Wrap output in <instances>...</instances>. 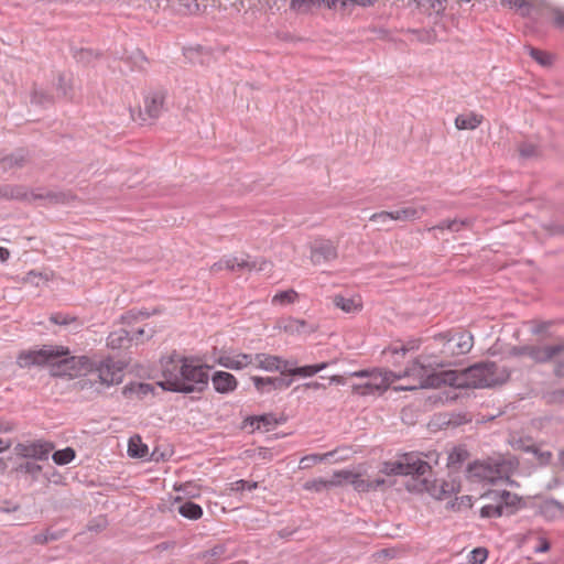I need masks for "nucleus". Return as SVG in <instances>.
Segmentation results:
<instances>
[{
    "label": "nucleus",
    "mask_w": 564,
    "mask_h": 564,
    "mask_svg": "<svg viewBox=\"0 0 564 564\" xmlns=\"http://www.w3.org/2000/svg\"><path fill=\"white\" fill-rule=\"evenodd\" d=\"M409 375L422 380L421 388H491L502 381L492 362L476 364L464 370H435L430 366L414 362Z\"/></svg>",
    "instance_id": "1"
},
{
    "label": "nucleus",
    "mask_w": 564,
    "mask_h": 564,
    "mask_svg": "<svg viewBox=\"0 0 564 564\" xmlns=\"http://www.w3.org/2000/svg\"><path fill=\"white\" fill-rule=\"evenodd\" d=\"M20 367L43 366L54 377L77 378L86 376L94 368V362L86 356H70L68 347L63 345H43L19 354Z\"/></svg>",
    "instance_id": "2"
},
{
    "label": "nucleus",
    "mask_w": 564,
    "mask_h": 564,
    "mask_svg": "<svg viewBox=\"0 0 564 564\" xmlns=\"http://www.w3.org/2000/svg\"><path fill=\"white\" fill-rule=\"evenodd\" d=\"M210 367L197 357H178L171 355L162 359L163 377L170 388H192L181 382L207 384Z\"/></svg>",
    "instance_id": "3"
},
{
    "label": "nucleus",
    "mask_w": 564,
    "mask_h": 564,
    "mask_svg": "<svg viewBox=\"0 0 564 564\" xmlns=\"http://www.w3.org/2000/svg\"><path fill=\"white\" fill-rule=\"evenodd\" d=\"M514 468L513 459L497 455L469 463L466 474L469 479L495 484L498 480L508 479Z\"/></svg>",
    "instance_id": "4"
},
{
    "label": "nucleus",
    "mask_w": 564,
    "mask_h": 564,
    "mask_svg": "<svg viewBox=\"0 0 564 564\" xmlns=\"http://www.w3.org/2000/svg\"><path fill=\"white\" fill-rule=\"evenodd\" d=\"M481 499L487 501L479 511L485 519L512 516L521 508L522 502L521 497L508 490H488Z\"/></svg>",
    "instance_id": "5"
},
{
    "label": "nucleus",
    "mask_w": 564,
    "mask_h": 564,
    "mask_svg": "<svg viewBox=\"0 0 564 564\" xmlns=\"http://www.w3.org/2000/svg\"><path fill=\"white\" fill-rule=\"evenodd\" d=\"M253 365L267 371H279L282 377H312L326 367V364L316 366L292 367L289 361L278 356L257 354Z\"/></svg>",
    "instance_id": "6"
},
{
    "label": "nucleus",
    "mask_w": 564,
    "mask_h": 564,
    "mask_svg": "<svg viewBox=\"0 0 564 564\" xmlns=\"http://www.w3.org/2000/svg\"><path fill=\"white\" fill-rule=\"evenodd\" d=\"M398 476H411L413 479L422 478L426 488L427 478L432 471L431 465L415 453H404L397 460H392Z\"/></svg>",
    "instance_id": "7"
},
{
    "label": "nucleus",
    "mask_w": 564,
    "mask_h": 564,
    "mask_svg": "<svg viewBox=\"0 0 564 564\" xmlns=\"http://www.w3.org/2000/svg\"><path fill=\"white\" fill-rule=\"evenodd\" d=\"M524 354L536 362L552 360L557 364L556 373L564 377V345L527 347Z\"/></svg>",
    "instance_id": "8"
},
{
    "label": "nucleus",
    "mask_w": 564,
    "mask_h": 564,
    "mask_svg": "<svg viewBox=\"0 0 564 564\" xmlns=\"http://www.w3.org/2000/svg\"><path fill=\"white\" fill-rule=\"evenodd\" d=\"M54 445L45 441L18 443L13 452L19 459L47 460Z\"/></svg>",
    "instance_id": "9"
},
{
    "label": "nucleus",
    "mask_w": 564,
    "mask_h": 564,
    "mask_svg": "<svg viewBox=\"0 0 564 564\" xmlns=\"http://www.w3.org/2000/svg\"><path fill=\"white\" fill-rule=\"evenodd\" d=\"M166 99V93L162 89L149 90L143 97V108L140 110L142 121L158 119L163 110Z\"/></svg>",
    "instance_id": "10"
},
{
    "label": "nucleus",
    "mask_w": 564,
    "mask_h": 564,
    "mask_svg": "<svg viewBox=\"0 0 564 564\" xmlns=\"http://www.w3.org/2000/svg\"><path fill=\"white\" fill-rule=\"evenodd\" d=\"M284 422L285 417L276 416L273 413L249 415L243 420L242 429L248 430L249 432H254L256 430H263L269 432L275 426L283 424Z\"/></svg>",
    "instance_id": "11"
},
{
    "label": "nucleus",
    "mask_w": 564,
    "mask_h": 564,
    "mask_svg": "<svg viewBox=\"0 0 564 564\" xmlns=\"http://www.w3.org/2000/svg\"><path fill=\"white\" fill-rule=\"evenodd\" d=\"M249 265L248 256H234L228 254L220 258L217 262L210 265V273L216 274L224 270L230 272L247 271Z\"/></svg>",
    "instance_id": "12"
},
{
    "label": "nucleus",
    "mask_w": 564,
    "mask_h": 564,
    "mask_svg": "<svg viewBox=\"0 0 564 564\" xmlns=\"http://www.w3.org/2000/svg\"><path fill=\"white\" fill-rule=\"evenodd\" d=\"M276 328L290 336L307 335L316 330V328L306 321L291 316L280 318L276 323Z\"/></svg>",
    "instance_id": "13"
},
{
    "label": "nucleus",
    "mask_w": 564,
    "mask_h": 564,
    "mask_svg": "<svg viewBox=\"0 0 564 564\" xmlns=\"http://www.w3.org/2000/svg\"><path fill=\"white\" fill-rule=\"evenodd\" d=\"M351 376H369L371 378V381L366 383L364 388H389L390 384L394 383L398 379H400L399 375H395L394 372L390 370H382V369H373L370 372L368 371H360V372H354Z\"/></svg>",
    "instance_id": "14"
},
{
    "label": "nucleus",
    "mask_w": 564,
    "mask_h": 564,
    "mask_svg": "<svg viewBox=\"0 0 564 564\" xmlns=\"http://www.w3.org/2000/svg\"><path fill=\"white\" fill-rule=\"evenodd\" d=\"M172 510L176 511L183 518L196 521L203 517V508L200 505L192 501L191 499H185L181 496H176L171 505Z\"/></svg>",
    "instance_id": "15"
},
{
    "label": "nucleus",
    "mask_w": 564,
    "mask_h": 564,
    "mask_svg": "<svg viewBox=\"0 0 564 564\" xmlns=\"http://www.w3.org/2000/svg\"><path fill=\"white\" fill-rule=\"evenodd\" d=\"M98 377L102 384L117 386L122 382L123 368L117 362L107 360L97 369Z\"/></svg>",
    "instance_id": "16"
},
{
    "label": "nucleus",
    "mask_w": 564,
    "mask_h": 564,
    "mask_svg": "<svg viewBox=\"0 0 564 564\" xmlns=\"http://www.w3.org/2000/svg\"><path fill=\"white\" fill-rule=\"evenodd\" d=\"M337 258V248L329 240L315 241L311 250V260L314 264L332 261Z\"/></svg>",
    "instance_id": "17"
},
{
    "label": "nucleus",
    "mask_w": 564,
    "mask_h": 564,
    "mask_svg": "<svg viewBox=\"0 0 564 564\" xmlns=\"http://www.w3.org/2000/svg\"><path fill=\"white\" fill-rule=\"evenodd\" d=\"M218 364L230 369H242L253 365V355L238 352L225 354L218 358Z\"/></svg>",
    "instance_id": "18"
},
{
    "label": "nucleus",
    "mask_w": 564,
    "mask_h": 564,
    "mask_svg": "<svg viewBox=\"0 0 564 564\" xmlns=\"http://www.w3.org/2000/svg\"><path fill=\"white\" fill-rule=\"evenodd\" d=\"M334 478L341 479L343 481H348L356 491L358 492H368L372 490V482L361 478L359 474L352 473L350 470H338L334 473Z\"/></svg>",
    "instance_id": "19"
},
{
    "label": "nucleus",
    "mask_w": 564,
    "mask_h": 564,
    "mask_svg": "<svg viewBox=\"0 0 564 564\" xmlns=\"http://www.w3.org/2000/svg\"><path fill=\"white\" fill-rule=\"evenodd\" d=\"M426 214V207L423 205H410L392 212V220L412 221L420 219Z\"/></svg>",
    "instance_id": "20"
},
{
    "label": "nucleus",
    "mask_w": 564,
    "mask_h": 564,
    "mask_svg": "<svg viewBox=\"0 0 564 564\" xmlns=\"http://www.w3.org/2000/svg\"><path fill=\"white\" fill-rule=\"evenodd\" d=\"M0 196L28 202H35L37 199L44 198L43 195L35 194L34 192L28 191L22 186H6L0 193Z\"/></svg>",
    "instance_id": "21"
},
{
    "label": "nucleus",
    "mask_w": 564,
    "mask_h": 564,
    "mask_svg": "<svg viewBox=\"0 0 564 564\" xmlns=\"http://www.w3.org/2000/svg\"><path fill=\"white\" fill-rule=\"evenodd\" d=\"M334 305L345 313H357L362 308V301L359 295L345 297L343 295H335L333 299Z\"/></svg>",
    "instance_id": "22"
},
{
    "label": "nucleus",
    "mask_w": 564,
    "mask_h": 564,
    "mask_svg": "<svg viewBox=\"0 0 564 564\" xmlns=\"http://www.w3.org/2000/svg\"><path fill=\"white\" fill-rule=\"evenodd\" d=\"M13 470L17 474L29 475L33 480H37L42 473V466L35 460L31 459H19L17 457Z\"/></svg>",
    "instance_id": "23"
},
{
    "label": "nucleus",
    "mask_w": 564,
    "mask_h": 564,
    "mask_svg": "<svg viewBox=\"0 0 564 564\" xmlns=\"http://www.w3.org/2000/svg\"><path fill=\"white\" fill-rule=\"evenodd\" d=\"M484 121V116L476 112H467L458 115L455 118V127L458 130H475Z\"/></svg>",
    "instance_id": "24"
},
{
    "label": "nucleus",
    "mask_w": 564,
    "mask_h": 564,
    "mask_svg": "<svg viewBox=\"0 0 564 564\" xmlns=\"http://www.w3.org/2000/svg\"><path fill=\"white\" fill-rule=\"evenodd\" d=\"M456 390H441L437 394L429 395L426 403L431 406L447 405L463 398Z\"/></svg>",
    "instance_id": "25"
},
{
    "label": "nucleus",
    "mask_w": 564,
    "mask_h": 564,
    "mask_svg": "<svg viewBox=\"0 0 564 564\" xmlns=\"http://www.w3.org/2000/svg\"><path fill=\"white\" fill-rule=\"evenodd\" d=\"M128 455L131 458L148 459L149 448L148 445L142 442L140 435L135 434L129 438Z\"/></svg>",
    "instance_id": "26"
},
{
    "label": "nucleus",
    "mask_w": 564,
    "mask_h": 564,
    "mask_svg": "<svg viewBox=\"0 0 564 564\" xmlns=\"http://www.w3.org/2000/svg\"><path fill=\"white\" fill-rule=\"evenodd\" d=\"M341 485V479L334 478L330 480L324 479V478H315L312 480H307L303 488L308 491L314 492H323L324 490H327L330 487H338Z\"/></svg>",
    "instance_id": "27"
},
{
    "label": "nucleus",
    "mask_w": 564,
    "mask_h": 564,
    "mask_svg": "<svg viewBox=\"0 0 564 564\" xmlns=\"http://www.w3.org/2000/svg\"><path fill=\"white\" fill-rule=\"evenodd\" d=\"M131 340L132 337H130L129 332L124 328H120L109 334L107 345L112 349H120L127 347Z\"/></svg>",
    "instance_id": "28"
},
{
    "label": "nucleus",
    "mask_w": 564,
    "mask_h": 564,
    "mask_svg": "<svg viewBox=\"0 0 564 564\" xmlns=\"http://www.w3.org/2000/svg\"><path fill=\"white\" fill-rule=\"evenodd\" d=\"M299 300L300 294L295 290L289 289L275 293L271 299V303L274 306H288L296 303Z\"/></svg>",
    "instance_id": "29"
},
{
    "label": "nucleus",
    "mask_w": 564,
    "mask_h": 564,
    "mask_svg": "<svg viewBox=\"0 0 564 564\" xmlns=\"http://www.w3.org/2000/svg\"><path fill=\"white\" fill-rule=\"evenodd\" d=\"M66 534V530H52L46 529L44 532L37 533L32 538L34 544L45 545L50 542L62 540Z\"/></svg>",
    "instance_id": "30"
},
{
    "label": "nucleus",
    "mask_w": 564,
    "mask_h": 564,
    "mask_svg": "<svg viewBox=\"0 0 564 564\" xmlns=\"http://www.w3.org/2000/svg\"><path fill=\"white\" fill-rule=\"evenodd\" d=\"M469 452L463 445L455 446L448 454V467L452 469H459L462 465L468 459Z\"/></svg>",
    "instance_id": "31"
},
{
    "label": "nucleus",
    "mask_w": 564,
    "mask_h": 564,
    "mask_svg": "<svg viewBox=\"0 0 564 564\" xmlns=\"http://www.w3.org/2000/svg\"><path fill=\"white\" fill-rule=\"evenodd\" d=\"M26 162L23 153H14L8 156L0 158V170L3 172L22 167Z\"/></svg>",
    "instance_id": "32"
},
{
    "label": "nucleus",
    "mask_w": 564,
    "mask_h": 564,
    "mask_svg": "<svg viewBox=\"0 0 564 564\" xmlns=\"http://www.w3.org/2000/svg\"><path fill=\"white\" fill-rule=\"evenodd\" d=\"M325 2L326 0H291L290 9L296 13L306 14Z\"/></svg>",
    "instance_id": "33"
},
{
    "label": "nucleus",
    "mask_w": 564,
    "mask_h": 564,
    "mask_svg": "<svg viewBox=\"0 0 564 564\" xmlns=\"http://www.w3.org/2000/svg\"><path fill=\"white\" fill-rule=\"evenodd\" d=\"M212 381L214 388H236L237 386L236 378L227 371H216L212 377Z\"/></svg>",
    "instance_id": "34"
},
{
    "label": "nucleus",
    "mask_w": 564,
    "mask_h": 564,
    "mask_svg": "<svg viewBox=\"0 0 564 564\" xmlns=\"http://www.w3.org/2000/svg\"><path fill=\"white\" fill-rule=\"evenodd\" d=\"M335 456V452H327L325 454H310L301 458L300 468L307 469L317 463H322L324 460H328L329 458Z\"/></svg>",
    "instance_id": "35"
},
{
    "label": "nucleus",
    "mask_w": 564,
    "mask_h": 564,
    "mask_svg": "<svg viewBox=\"0 0 564 564\" xmlns=\"http://www.w3.org/2000/svg\"><path fill=\"white\" fill-rule=\"evenodd\" d=\"M417 7L426 14L441 13L445 10L444 0H417Z\"/></svg>",
    "instance_id": "36"
},
{
    "label": "nucleus",
    "mask_w": 564,
    "mask_h": 564,
    "mask_svg": "<svg viewBox=\"0 0 564 564\" xmlns=\"http://www.w3.org/2000/svg\"><path fill=\"white\" fill-rule=\"evenodd\" d=\"M50 321L61 326H75L80 327L83 323L74 315L64 313H54L50 316Z\"/></svg>",
    "instance_id": "37"
},
{
    "label": "nucleus",
    "mask_w": 564,
    "mask_h": 564,
    "mask_svg": "<svg viewBox=\"0 0 564 564\" xmlns=\"http://www.w3.org/2000/svg\"><path fill=\"white\" fill-rule=\"evenodd\" d=\"M153 313L145 310H130L121 316V323L124 325H131L133 323L144 321L149 318Z\"/></svg>",
    "instance_id": "38"
},
{
    "label": "nucleus",
    "mask_w": 564,
    "mask_h": 564,
    "mask_svg": "<svg viewBox=\"0 0 564 564\" xmlns=\"http://www.w3.org/2000/svg\"><path fill=\"white\" fill-rule=\"evenodd\" d=\"M420 347V340L412 339L408 341L406 344L402 343H394L392 344L388 349L387 352L391 355H405L408 351L416 350Z\"/></svg>",
    "instance_id": "39"
},
{
    "label": "nucleus",
    "mask_w": 564,
    "mask_h": 564,
    "mask_svg": "<svg viewBox=\"0 0 564 564\" xmlns=\"http://www.w3.org/2000/svg\"><path fill=\"white\" fill-rule=\"evenodd\" d=\"M76 456V452L72 447H65L63 449H57L53 453L52 458L56 465H67L69 464Z\"/></svg>",
    "instance_id": "40"
},
{
    "label": "nucleus",
    "mask_w": 564,
    "mask_h": 564,
    "mask_svg": "<svg viewBox=\"0 0 564 564\" xmlns=\"http://www.w3.org/2000/svg\"><path fill=\"white\" fill-rule=\"evenodd\" d=\"M468 226L467 220H458V219H451V220H443L438 225L431 227L429 230H448V231H459L462 228Z\"/></svg>",
    "instance_id": "41"
},
{
    "label": "nucleus",
    "mask_w": 564,
    "mask_h": 564,
    "mask_svg": "<svg viewBox=\"0 0 564 564\" xmlns=\"http://www.w3.org/2000/svg\"><path fill=\"white\" fill-rule=\"evenodd\" d=\"M215 6L223 11L239 13L246 6L245 0H218Z\"/></svg>",
    "instance_id": "42"
},
{
    "label": "nucleus",
    "mask_w": 564,
    "mask_h": 564,
    "mask_svg": "<svg viewBox=\"0 0 564 564\" xmlns=\"http://www.w3.org/2000/svg\"><path fill=\"white\" fill-rule=\"evenodd\" d=\"M474 337L470 334H459L456 341V355H464L471 350Z\"/></svg>",
    "instance_id": "43"
},
{
    "label": "nucleus",
    "mask_w": 564,
    "mask_h": 564,
    "mask_svg": "<svg viewBox=\"0 0 564 564\" xmlns=\"http://www.w3.org/2000/svg\"><path fill=\"white\" fill-rule=\"evenodd\" d=\"M273 270V263L265 258H258L253 261L249 260V265L247 267V271H258V272H268L271 273Z\"/></svg>",
    "instance_id": "44"
},
{
    "label": "nucleus",
    "mask_w": 564,
    "mask_h": 564,
    "mask_svg": "<svg viewBox=\"0 0 564 564\" xmlns=\"http://www.w3.org/2000/svg\"><path fill=\"white\" fill-rule=\"evenodd\" d=\"M286 377H253V382L256 386H275V384H291V380H286Z\"/></svg>",
    "instance_id": "45"
},
{
    "label": "nucleus",
    "mask_w": 564,
    "mask_h": 564,
    "mask_svg": "<svg viewBox=\"0 0 564 564\" xmlns=\"http://www.w3.org/2000/svg\"><path fill=\"white\" fill-rule=\"evenodd\" d=\"M230 490L236 492H241L245 490L252 491L259 488L258 481H251L246 479H239L237 481L231 482Z\"/></svg>",
    "instance_id": "46"
},
{
    "label": "nucleus",
    "mask_w": 564,
    "mask_h": 564,
    "mask_svg": "<svg viewBox=\"0 0 564 564\" xmlns=\"http://www.w3.org/2000/svg\"><path fill=\"white\" fill-rule=\"evenodd\" d=\"M542 399L549 403H564V390H542Z\"/></svg>",
    "instance_id": "47"
},
{
    "label": "nucleus",
    "mask_w": 564,
    "mask_h": 564,
    "mask_svg": "<svg viewBox=\"0 0 564 564\" xmlns=\"http://www.w3.org/2000/svg\"><path fill=\"white\" fill-rule=\"evenodd\" d=\"M488 557V550L486 547H475L469 554L470 564H484Z\"/></svg>",
    "instance_id": "48"
},
{
    "label": "nucleus",
    "mask_w": 564,
    "mask_h": 564,
    "mask_svg": "<svg viewBox=\"0 0 564 564\" xmlns=\"http://www.w3.org/2000/svg\"><path fill=\"white\" fill-rule=\"evenodd\" d=\"M530 54L539 64L543 66H547L552 62L551 55L547 54L546 52L536 48H531Z\"/></svg>",
    "instance_id": "49"
},
{
    "label": "nucleus",
    "mask_w": 564,
    "mask_h": 564,
    "mask_svg": "<svg viewBox=\"0 0 564 564\" xmlns=\"http://www.w3.org/2000/svg\"><path fill=\"white\" fill-rule=\"evenodd\" d=\"M155 395V390H122V394L126 399H138L143 400L149 393Z\"/></svg>",
    "instance_id": "50"
},
{
    "label": "nucleus",
    "mask_w": 564,
    "mask_h": 564,
    "mask_svg": "<svg viewBox=\"0 0 564 564\" xmlns=\"http://www.w3.org/2000/svg\"><path fill=\"white\" fill-rule=\"evenodd\" d=\"M176 490H181L187 497L186 499L199 496V488L193 482L182 484Z\"/></svg>",
    "instance_id": "51"
},
{
    "label": "nucleus",
    "mask_w": 564,
    "mask_h": 564,
    "mask_svg": "<svg viewBox=\"0 0 564 564\" xmlns=\"http://www.w3.org/2000/svg\"><path fill=\"white\" fill-rule=\"evenodd\" d=\"M519 153L523 158H531L538 154V148L533 143L523 142L519 145Z\"/></svg>",
    "instance_id": "52"
},
{
    "label": "nucleus",
    "mask_w": 564,
    "mask_h": 564,
    "mask_svg": "<svg viewBox=\"0 0 564 564\" xmlns=\"http://www.w3.org/2000/svg\"><path fill=\"white\" fill-rule=\"evenodd\" d=\"M20 505L18 502H13L11 500H2L0 501V513H13L20 510Z\"/></svg>",
    "instance_id": "53"
},
{
    "label": "nucleus",
    "mask_w": 564,
    "mask_h": 564,
    "mask_svg": "<svg viewBox=\"0 0 564 564\" xmlns=\"http://www.w3.org/2000/svg\"><path fill=\"white\" fill-rule=\"evenodd\" d=\"M208 553L213 557H229L230 555L227 554V544L226 543H219L214 545Z\"/></svg>",
    "instance_id": "54"
},
{
    "label": "nucleus",
    "mask_w": 564,
    "mask_h": 564,
    "mask_svg": "<svg viewBox=\"0 0 564 564\" xmlns=\"http://www.w3.org/2000/svg\"><path fill=\"white\" fill-rule=\"evenodd\" d=\"M326 6L329 9H340L346 10L349 9L351 4V0H326Z\"/></svg>",
    "instance_id": "55"
},
{
    "label": "nucleus",
    "mask_w": 564,
    "mask_h": 564,
    "mask_svg": "<svg viewBox=\"0 0 564 564\" xmlns=\"http://www.w3.org/2000/svg\"><path fill=\"white\" fill-rule=\"evenodd\" d=\"M167 457L169 456L164 452H161L158 447H155L153 452L149 454L148 460L160 462L166 460Z\"/></svg>",
    "instance_id": "56"
},
{
    "label": "nucleus",
    "mask_w": 564,
    "mask_h": 564,
    "mask_svg": "<svg viewBox=\"0 0 564 564\" xmlns=\"http://www.w3.org/2000/svg\"><path fill=\"white\" fill-rule=\"evenodd\" d=\"M380 471L387 476H398L392 460L384 462Z\"/></svg>",
    "instance_id": "57"
},
{
    "label": "nucleus",
    "mask_w": 564,
    "mask_h": 564,
    "mask_svg": "<svg viewBox=\"0 0 564 564\" xmlns=\"http://www.w3.org/2000/svg\"><path fill=\"white\" fill-rule=\"evenodd\" d=\"M392 219V212H380L371 215L370 220L372 221H386Z\"/></svg>",
    "instance_id": "58"
},
{
    "label": "nucleus",
    "mask_w": 564,
    "mask_h": 564,
    "mask_svg": "<svg viewBox=\"0 0 564 564\" xmlns=\"http://www.w3.org/2000/svg\"><path fill=\"white\" fill-rule=\"evenodd\" d=\"M500 3L503 6V7H508V8H519L521 9L524 4H525V1L524 0H500Z\"/></svg>",
    "instance_id": "59"
},
{
    "label": "nucleus",
    "mask_w": 564,
    "mask_h": 564,
    "mask_svg": "<svg viewBox=\"0 0 564 564\" xmlns=\"http://www.w3.org/2000/svg\"><path fill=\"white\" fill-rule=\"evenodd\" d=\"M551 549V543L544 539L540 538L539 545L535 547V553H545Z\"/></svg>",
    "instance_id": "60"
},
{
    "label": "nucleus",
    "mask_w": 564,
    "mask_h": 564,
    "mask_svg": "<svg viewBox=\"0 0 564 564\" xmlns=\"http://www.w3.org/2000/svg\"><path fill=\"white\" fill-rule=\"evenodd\" d=\"M36 279H40V280L43 279L42 274L31 271L26 274V276L24 278V281L26 283L37 284V282L35 281Z\"/></svg>",
    "instance_id": "61"
},
{
    "label": "nucleus",
    "mask_w": 564,
    "mask_h": 564,
    "mask_svg": "<svg viewBox=\"0 0 564 564\" xmlns=\"http://www.w3.org/2000/svg\"><path fill=\"white\" fill-rule=\"evenodd\" d=\"M553 20L557 26L564 28V12H554Z\"/></svg>",
    "instance_id": "62"
},
{
    "label": "nucleus",
    "mask_w": 564,
    "mask_h": 564,
    "mask_svg": "<svg viewBox=\"0 0 564 564\" xmlns=\"http://www.w3.org/2000/svg\"><path fill=\"white\" fill-rule=\"evenodd\" d=\"M346 383H347V382H346L345 377H340V376H333V377L330 378V384H338V386L340 384V386H344V384H346Z\"/></svg>",
    "instance_id": "63"
},
{
    "label": "nucleus",
    "mask_w": 564,
    "mask_h": 564,
    "mask_svg": "<svg viewBox=\"0 0 564 564\" xmlns=\"http://www.w3.org/2000/svg\"><path fill=\"white\" fill-rule=\"evenodd\" d=\"M10 252L8 249L0 247V260L7 261L9 259Z\"/></svg>",
    "instance_id": "64"
}]
</instances>
